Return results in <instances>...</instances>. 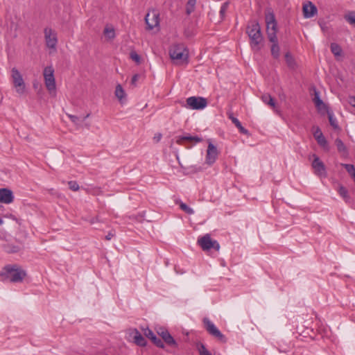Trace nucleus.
<instances>
[{"instance_id": "obj_1", "label": "nucleus", "mask_w": 355, "mask_h": 355, "mask_svg": "<svg viewBox=\"0 0 355 355\" xmlns=\"http://www.w3.org/2000/svg\"><path fill=\"white\" fill-rule=\"evenodd\" d=\"M246 33L250 38V45L254 51H259L261 48V43L263 40L261 27L258 21H253L248 25Z\"/></svg>"}, {"instance_id": "obj_2", "label": "nucleus", "mask_w": 355, "mask_h": 355, "mask_svg": "<svg viewBox=\"0 0 355 355\" xmlns=\"http://www.w3.org/2000/svg\"><path fill=\"white\" fill-rule=\"evenodd\" d=\"M3 281H9L13 283L21 282L26 276V272L21 267L17 265H8L4 267L1 272Z\"/></svg>"}, {"instance_id": "obj_3", "label": "nucleus", "mask_w": 355, "mask_h": 355, "mask_svg": "<svg viewBox=\"0 0 355 355\" xmlns=\"http://www.w3.org/2000/svg\"><path fill=\"white\" fill-rule=\"evenodd\" d=\"M170 57L178 63H188L189 51L183 44L173 45L169 50Z\"/></svg>"}, {"instance_id": "obj_4", "label": "nucleus", "mask_w": 355, "mask_h": 355, "mask_svg": "<svg viewBox=\"0 0 355 355\" xmlns=\"http://www.w3.org/2000/svg\"><path fill=\"white\" fill-rule=\"evenodd\" d=\"M266 32L268 40L275 42L277 32V24L273 12H269L266 14Z\"/></svg>"}, {"instance_id": "obj_5", "label": "nucleus", "mask_w": 355, "mask_h": 355, "mask_svg": "<svg viewBox=\"0 0 355 355\" xmlns=\"http://www.w3.org/2000/svg\"><path fill=\"white\" fill-rule=\"evenodd\" d=\"M203 323L206 330L211 336L216 338L220 343H225L227 342V338L225 335H223L208 318H205L203 319Z\"/></svg>"}, {"instance_id": "obj_6", "label": "nucleus", "mask_w": 355, "mask_h": 355, "mask_svg": "<svg viewBox=\"0 0 355 355\" xmlns=\"http://www.w3.org/2000/svg\"><path fill=\"white\" fill-rule=\"evenodd\" d=\"M198 243L203 250H209L211 248H214L216 251H218L220 249V245L218 241L212 240L210 235L208 234L198 239Z\"/></svg>"}, {"instance_id": "obj_7", "label": "nucleus", "mask_w": 355, "mask_h": 355, "mask_svg": "<svg viewBox=\"0 0 355 355\" xmlns=\"http://www.w3.org/2000/svg\"><path fill=\"white\" fill-rule=\"evenodd\" d=\"M46 45L49 49L56 50L58 44L57 33L51 28L46 27L44 30Z\"/></svg>"}, {"instance_id": "obj_8", "label": "nucleus", "mask_w": 355, "mask_h": 355, "mask_svg": "<svg viewBox=\"0 0 355 355\" xmlns=\"http://www.w3.org/2000/svg\"><path fill=\"white\" fill-rule=\"evenodd\" d=\"M11 73L13 85L16 88L17 92L19 94H24L25 92V83L22 76L16 68H12Z\"/></svg>"}, {"instance_id": "obj_9", "label": "nucleus", "mask_w": 355, "mask_h": 355, "mask_svg": "<svg viewBox=\"0 0 355 355\" xmlns=\"http://www.w3.org/2000/svg\"><path fill=\"white\" fill-rule=\"evenodd\" d=\"M54 69L52 67H46L44 69V78L46 89L51 92L55 89V81L54 78Z\"/></svg>"}, {"instance_id": "obj_10", "label": "nucleus", "mask_w": 355, "mask_h": 355, "mask_svg": "<svg viewBox=\"0 0 355 355\" xmlns=\"http://www.w3.org/2000/svg\"><path fill=\"white\" fill-rule=\"evenodd\" d=\"M188 107L192 110H202L207 105L205 98L200 96H191L187 99Z\"/></svg>"}, {"instance_id": "obj_11", "label": "nucleus", "mask_w": 355, "mask_h": 355, "mask_svg": "<svg viewBox=\"0 0 355 355\" xmlns=\"http://www.w3.org/2000/svg\"><path fill=\"white\" fill-rule=\"evenodd\" d=\"M157 334L166 343V345L173 347L178 346L177 342L167 329L161 327L157 330Z\"/></svg>"}, {"instance_id": "obj_12", "label": "nucleus", "mask_w": 355, "mask_h": 355, "mask_svg": "<svg viewBox=\"0 0 355 355\" xmlns=\"http://www.w3.org/2000/svg\"><path fill=\"white\" fill-rule=\"evenodd\" d=\"M313 101L318 112L324 114L323 112H326L329 110L328 106L320 98V92L315 88L313 89Z\"/></svg>"}, {"instance_id": "obj_13", "label": "nucleus", "mask_w": 355, "mask_h": 355, "mask_svg": "<svg viewBox=\"0 0 355 355\" xmlns=\"http://www.w3.org/2000/svg\"><path fill=\"white\" fill-rule=\"evenodd\" d=\"M218 152L216 147L210 142L207 150L206 163L209 165L214 164L218 157Z\"/></svg>"}, {"instance_id": "obj_14", "label": "nucleus", "mask_w": 355, "mask_h": 355, "mask_svg": "<svg viewBox=\"0 0 355 355\" xmlns=\"http://www.w3.org/2000/svg\"><path fill=\"white\" fill-rule=\"evenodd\" d=\"M314 159L312 162V167L315 170V173L318 175H326V169L324 163L320 159V158L315 155H313Z\"/></svg>"}, {"instance_id": "obj_15", "label": "nucleus", "mask_w": 355, "mask_h": 355, "mask_svg": "<svg viewBox=\"0 0 355 355\" xmlns=\"http://www.w3.org/2000/svg\"><path fill=\"white\" fill-rule=\"evenodd\" d=\"M14 200L12 191L7 188L0 189V202L5 204H10Z\"/></svg>"}, {"instance_id": "obj_16", "label": "nucleus", "mask_w": 355, "mask_h": 355, "mask_svg": "<svg viewBox=\"0 0 355 355\" xmlns=\"http://www.w3.org/2000/svg\"><path fill=\"white\" fill-rule=\"evenodd\" d=\"M316 6L311 1L303 5V13L305 18H311L317 14Z\"/></svg>"}, {"instance_id": "obj_17", "label": "nucleus", "mask_w": 355, "mask_h": 355, "mask_svg": "<svg viewBox=\"0 0 355 355\" xmlns=\"http://www.w3.org/2000/svg\"><path fill=\"white\" fill-rule=\"evenodd\" d=\"M150 15L149 13L146 15L145 21L148 29L152 30L153 28L157 26L159 24V15L155 12L153 13V22H150Z\"/></svg>"}, {"instance_id": "obj_18", "label": "nucleus", "mask_w": 355, "mask_h": 355, "mask_svg": "<svg viewBox=\"0 0 355 355\" xmlns=\"http://www.w3.org/2000/svg\"><path fill=\"white\" fill-rule=\"evenodd\" d=\"M184 141H188L191 142L199 143L202 141V139L198 136H191L189 135L179 136L177 137V144L182 145Z\"/></svg>"}, {"instance_id": "obj_19", "label": "nucleus", "mask_w": 355, "mask_h": 355, "mask_svg": "<svg viewBox=\"0 0 355 355\" xmlns=\"http://www.w3.org/2000/svg\"><path fill=\"white\" fill-rule=\"evenodd\" d=\"M271 42L272 43V46H271V55L274 58L277 59L280 55V53H279L280 49H279V46L278 44L277 38H276L275 42Z\"/></svg>"}, {"instance_id": "obj_20", "label": "nucleus", "mask_w": 355, "mask_h": 355, "mask_svg": "<svg viewBox=\"0 0 355 355\" xmlns=\"http://www.w3.org/2000/svg\"><path fill=\"white\" fill-rule=\"evenodd\" d=\"M330 48L331 53L336 58L340 57L343 55V49L339 44L336 43H331Z\"/></svg>"}, {"instance_id": "obj_21", "label": "nucleus", "mask_w": 355, "mask_h": 355, "mask_svg": "<svg viewBox=\"0 0 355 355\" xmlns=\"http://www.w3.org/2000/svg\"><path fill=\"white\" fill-rule=\"evenodd\" d=\"M3 249L7 253H16L20 250V247L13 244L7 243L3 245Z\"/></svg>"}, {"instance_id": "obj_22", "label": "nucleus", "mask_w": 355, "mask_h": 355, "mask_svg": "<svg viewBox=\"0 0 355 355\" xmlns=\"http://www.w3.org/2000/svg\"><path fill=\"white\" fill-rule=\"evenodd\" d=\"M134 340L137 345L141 347L146 346L147 343L145 338L137 331L134 336Z\"/></svg>"}, {"instance_id": "obj_23", "label": "nucleus", "mask_w": 355, "mask_h": 355, "mask_svg": "<svg viewBox=\"0 0 355 355\" xmlns=\"http://www.w3.org/2000/svg\"><path fill=\"white\" fill-rule=\"evenodd\" d=\"M335 144H336V146L337 147V150L339 153H342L344 154L348 153L347 148L346 146L345 145V144L343 142V141L340 139L337 138L335 140Z\"/></svg>"}, {"instance_id": "obj_24", "label": "nucleus", "mask_w": 355, "mask_h": 355, "mask_svg": "<svg viewBox=\"0 0 355 355\" xmlns=\"http://www.w3.org/2000/svg\"><path fill=\"white\" fill-rule=\"evenodd\" d=\"M325 112L327 113V114L328 116V119H329L330 125L334 129L338 128V123H337V120H336V118H334L333 112L331 110H328Z\"/></svg>"}, {"instance_id": "obj_25", "label": "nucleus", "mask_w": 355, "mask_h": 355, "mask_svg": "<svg viewBox=\"0 0 355 355\" xmlns=\"http://www.w3.org/2000/svg\"><path fill=\"white\" fill-rule=\"evenodd\" d=\"M261 100L263 101V102L264 103L270 105V107H272L273 108L275 107V101H274L273 98L270 94H265L262 95Z\"/></svg>"}, {"instance_id": "obj_26", "label": "nucleus", "mask_w": 355, "mask_h": 355, "mask_svg": "<svg viewBox=\"0 0 355 355\" xmlns=\"http://www.w3.org/2000/svg\"><path fill=\"white\" fill-rule=\"evenodd\" d=\"M175 203L179 205L180 208L184 211L186 214L191 215L194 213L193 209L189 207L187 205L182 202L181 200H176Z\"/></svg>"}, {"instance_id": "obj_27", "label": "nucleus", "mask_w": 355, "mask_h": 355, "mask_svg": "<svg viewBox=\"0 0 355 355\" xmlns=\"http://www.w3.org/2000/svg\"><path fill=\"white\" fill-rule=\"evenodd\" d=\"M196 348L200 355H211L209 351L206 348L205 345L200 342L196 343Z\"/></svg>"}, {"instance_id": "obj_28", "label": "nucleus", "mask_w": 355, "mask_h": 355, "mask_svg": "<svg viewBox=\"0 0 355 355\" xmlns=\"http://www.w3.org/2000/svg\"><path fill=\"white\" fill-rule=\"evenodd\" d=\"M115 95L120 101L125 96V91L120 84H118L115 89Z\"/></svg>"}, {"instance_id": "obj_29", "label": "nucleus", "mask_w": 355, "mask_h": 355, "mask_svg": "<svg viewBox=\"0 0 355 355\" xmlns=\"http://www.w3.org/2000/svg\"><path fill=\"white\" fill-rule=\"evenodd\" d=\"M232 123L235 125V126L239 130L240 132L244 134L245 135H249V131L243 127L241 123L239 121L238 119H232Z\"/></svg>"}, {"instance_id": "obj_30", "label": "nucleus", "mask_w": 355, "mask_h": 355, "mask_svg": "<svg viewBox=\"0 0 355 355\" xmlns=\"http://www.w3.org/2000/svg\"><path fill=\"white\" fill-rule=\"evenodd\" d=\"M196 0H189L186 5V13L189 15L195 10Z\"/></svg>"}, {"instance_id": "obj_31", "label": "nucleus", "mask_w": 355, "mask_h": 355, "mask_svg": "<svg viewBox=\"0 0 355 355\" xmlns=\"http://www.w3.org/2000/svg\"><path fill=\"white\" fill-rule=\"evenodd\" d=\"M285 60L288 67L292 69L295 67V62L290 53L288 52L285 54Z\"/></svg>"}, {"instance_id": "obj_32", "label": "nucleus", "mask_w": 355, "mask_h": 355, "mask_svg": "<svg viewBox=\"0 0 355 355\" xmlns=\"http://www.w3.org/2000/svg\"><path fill=\"white\" fill-rule=\"evenodd\" d=\"M103 33L105 36L110 40L113 39L115 37V32L113 28L105 27Z\"/></svg>"}, {"instance_id": "obj_33", "label": "nucleus", "mask_w": 355, "mask_h": 355, "mask_svg": "<svg viewBox=\"0 0 355 355\" xmlns=\"http://www.w3.org/2000/svg\"><path fill=\"white\" fill-rule=\"evenodd\" d=\"M89 114H87L85 116H84V118L82 120H80V119L77 116L71 115V114L68 115V116L71 119V121L76 125H78L81 122L84 121L87 117H89Z\"/></svg>"}, {"instance_id": "obj_34", "label": "nucleus", "mask_w": 355, "mask_h": 355, "mask_svg": "<svg viewBox=\"0 0 355 355\" xmlns=\"http://www.w3.org/2000/svg\"><path fill=\"white\" fill-rule=\"evenodd\" d=\"M151 341L153 343L154 345H155L157 347L159 348H164V344L162 341V340L159 338H157L155 335H154L151 338Z\"/></svg>"}, {"instance_id": "obj_35", "label": "nucleus", "mask_w": 355, "mask_h": 355, "mask_svg": "<svg viewBox=\"0 0 355 355\" xmlns=\"http://www.w3.org/2000/svg\"><path fill=\"white\" fill-rule=\"evenodd\" d=\"M346 21L355 26V12H350L345 16Z\"/></svg>"}, {"instance_id": "obj_36", "label": "nucleus", "mask_w": 355, "mask_h": 355, "mask_svg": "<svg viewBox=\"0 0 355 355\" xmlns=\"http://www.w3.org/2000/svg\"><path fill=\"white\" fill-rule=\"evenodd\" d=\"M315 140L317 141L318 144L322 148H326L328 146L327 141L324 135L318 136Z\"/></svg>"}, {"instance_id": "obj_37", "label": "nucleus", "mask_w": 355, "mask_h": 355, "mask_svg": "<svg viewBox=\"0 0 355 355\" xmlns=\"http://www.w3.org/2000/svg\"><path fill=\"white\" fill-rule=\"evenodd\" d=\"M338 193L345 200L349 199L348 191L343 186L339 187Z\"/></svg>"}, {"instance_id": "obj_38", "label": "nucleus", "mask_w": 355, "mask_h": 355, "mask_svg": "<svg viewBox=\"0 0 355 355\" xmlns=\"http://www.w3.org/2000/svg\"><path fill=\"white\" fill-rule=\"evenodd\" d=\"M341 165L346 169L350 175H352L355 172V167L353 164H342Z\"/></svg>"}, {"instance_id": "obj_39", "label": "nucleus", "mask_w": 355, "mask_h": 355, "mask_svg": "<svg viewBox=\"0 0 355 355\" xmlns=\"http://www.w3.org/2000/svg\"><path fill=\"white\" fill-rule=\"evenodd\" d=\"M228 7H229V2H227V1H226L222 4L220 9V15L221 18L224 17Z\"/></svg>"}, {"instance_id": "obj_40", "label": "nucleus", "mask_w": 355, "mask_h": 355, "mask_svg": "<svg viewBox=\"0 0 355 355\" xmlns=\"http://www.w3.org/2000/svg\"><path fill=\"white\" fill-rule=\"evenodd\" d=\"M130 58L135 61L137 63H140L141 58L140 56L137 53L136 51H131L130 53Z\"/></svg>"}, {"instance_id": "obj_41", "label": "nucleus", "mask_w": 355, "mask_h": 355, "mask_svg": "<svg viewBox=\"0 0 355 355\" xmlns=\"http://www.w3.org/2000/svg\"><path fill=\"white\" fill-rule=\"evenodd\" d=\"M69 187L71 190L76 191L79 189V185L76 181L68 182Z\"/></svg>"}, {"instance_id": "obj_42", "label": "nucleus", "mask_w": 355, "mask_h": 355, "mask_svg": "<svg viewBox=\"0 0 355 355\" xmlns=\"http://www.w3.org/2000/svg\"><path fill=\"white\" fill-rule=\"evenodd\" d=\"M144 334L145 336L147 337L148 338H149L150 340L155 335L154 333L153 332V331L151 329H150L149 328L145 329L144 330Z\"/></svg>"}, {"instance_id": "obj_43", "label": "nucleus", "mask_w": 355, "mask_h": 355, "mask_svg": "<svg viewBox=\"0 0 355 355\" xmlns=\"http://www.w3.org/2000/svg\"><path fill=\"white\" fill-rule=\"evenodd\" d=\"M322 135H323V134H322L321 130L320 129L319 127H317L315 128V130L313 132V136H314L315 139H317L318 136H322Z\"/></svg>"}, {"instance_id": "obj_44", "label": "nucleus", "mask_w": 355, "mask_h": 355, "mask_svg": "<svg viewBox=\"0 0 355 355\" xmlns=\"http://www.w3.org/2000/svg\"><path fill=\"white\" fill-rule=\"evenodd\" d=\"M139 78V74H135L131 79V83L132 85H136V83L138 80Z\"/></svg>"}, {"instance_id": "obj_45", "label": "nucleus", "mask_w": 355, "mask_h": 355, "mask_svg": "<svg viewBox=\"0 0 355 355\" xmlns=\"http://www.w3.org/2000/svg\"><path fill=\"white\" fill-rule=\"evenodd\" d=\"M349 103L352 106L355 107V96H349Z\"/></svg>"}, {"instance_id": "obj_46", "label": "nucleus", "mask_w": 355, "mask_h": 355, "mask_svg": "<svg viewBox=\"0 0 355 355\" xmlns=\"http://www.w3.org/2000/svg\"><path fill=\"white\" fill-rule=\"evenodd\" d=\"M114 234L112 232H110L106 236H105V239L107 240V241H110L111 240L114 236Z\"/></svg>"}, {"instance_id": "obj_47", "label": "nucleus", "mask_w": 355, "mask_h": 355, "mask_svg": "<svg viewBox=\"0 0 355 355\" xmlns=\"http://www.w3.org/2000/svg\"><path fill=\"white\" fill-rule=\"evenodd\" d=\"M227 116H228V118L232 121V119H236V117H234L233 116V114L232 112H228L227 113Z\"/></svg>"}, {"instance_id": "obj_48", "label": "nucleus", "mask_w": 355, "mask_h": 355, "mask_svg": "<svg viewBox=\"0 0 355 355\" xmlns=\"http://www.w3.org/2000/svg\"><path fill=\"white\" fill-rule=\"evenodd\" d=\"M161 137H162V135H161V134H159V135H158V136L155 137H154V139H156V140H157V141H159L160 140Z\"/></svg>"}, {"instance_id": "obj_49", "label": "nucleus", "mask_w": 355, "mask_h": 355, "mask_svg": "<svg viewBox=\"0 0 355 355\" xmlns=\"http://www.w3.org/2000/svg\"><path fill=\"white\" fill-rule=\"evenodd\" d=\"M351 177L354 179V181L355 182V172L351 175Z\"/></svg>"}, {"instance_id": "obj_50", "label": "nucleus", "mask_w": 355, "mask_h": 355, "mask_svg": "<svg viewBox=\"0 0 355 355\" xmlns=\"http://www.w3.org/2000/svg\"><path fill=\"white\" fill-rule=\"evenodd\" d=\"M3 223V221L1 218H0V225H2Z\"/></svg>"}, {"instance_id": "obj_51", "label": "nucleus", "mask_w": 355, "mask_h": 355, "mask_svg": "<svg viewBox=\"0 0 355 355\" xmlns=\"http://www.w3.org/2000/svg\"><path fill=\"white\" fill-rule=\"evenodd\" d=\"M94 222H95V220H94V219H92V220H91V223H94Z\"/></svg>"}]
</instances>
